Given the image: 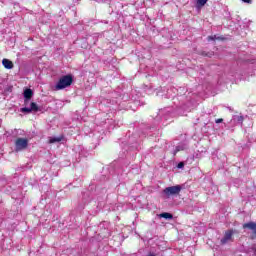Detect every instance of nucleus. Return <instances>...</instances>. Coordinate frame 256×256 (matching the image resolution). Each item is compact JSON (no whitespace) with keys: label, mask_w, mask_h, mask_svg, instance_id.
<instances>
[{"label":"nucleus","mask_w":256,"mask_h":256,"mask_svg":"<svg viewBox=\"0 0 256 256\" xmlns=\"http://www.w3.org/2000/svg\"><path fill=\"white\" fill-rule=\"evenodd\" d=\"M231 123L233 125H242L243 124V117L241 115H234Z\"/></svg>","instance_id":"nucleus-7"},{"label":"nucleus","mask_w":256,"mask_h":256,"mask_svg":"<svg viewBox=\"0 0 256 256\" xmlns=\"http://www.w3.org/2000/svg\"><path fill=\"white\" fill-rule=\"evenodd\" d=\"M215 123H218V124H219V123H223V118L216 119V120H215Z\"/></svg>","instance_id":"nucleus-17"},{"label":"nucleus","mask_w":256,"mask_h":256,"mask_svg":"<svg viewBox=\"0 0 256 256\" xmlns=\"http://www.w3.org/2000/svg\"><path fill=\"white\" fill-rule=\"evenodd\" d=\"M73 83V76L71 75H65L61 77L56 84V90L61 91V89H66V87H71V84Z\"/></svg>","instance_id":"nucleus-1"},{"label":"nucleus","mask_w":256,"mask_h":256,"mask_svg":"<svg viewBox=\"0 0 256 256\" xmlns=\"http://www.w3.org/2000/svg\"><path fill=\"white\" fill-rule=\"evenodd\" d=\"M28 145L29 140H27V138H18L15 141L16 151H23L24 149H27Z\"/></svg>","instance_id":"nucleus-3"},{"label":"nucleus","mask_w":256,"mask_h":256,"mask_svg":"<svg viewBox=\"0 0 256 256\" xmlns=\"http://www.w3.org/2000/svg\"><path fill=\"white\" fill-rule=\"evenodd\" d=\"M31 97H33V90H31V89H26V90L24 91V98H25L24 104H25V105H28V104H29V100L31 99Z\"/></svg>","instance_id":"nucleus-6"},{"label":"nucleus","mask_w":256,"mask_h":256,"mask_svg":"<svg viewBox=\"0 0 256 256\" xmlns=\"http://www.w3.org/2000/svg\"><path fill=\"white\" fill-rule=\"evenodd\" d=\"M62 138L61 137H53L50 138L49 143H59L61 142Z\"/></svg>","instance_id":"nucleus-13"},{"label":"nucleus","mask_w":256,"mask_h":256,"mask_svg":"<svg viewBox=\"0 0 256 256\" xmlns=\"http://www.w3.org/2000/svg\"><path fill=\"white\" fill-rule=\"evenodd\" d=\"M181 189H183L181 185L171 186L165 188L163 193H165L167 197H171V195H179V193H181Z\"/></svg>","instance_id":"nucleus-2"},{"label":"nucleus","mask_w":256,"mask_h":256,"mask_svg":"<svg viewBox=\"0 0 256 256\" xmlns=\"http://www.w3.org/2000/svg\"><path fill=\"white\" fill-rule=\"evenodd\" d=\"M160 217L162 219H173V214L168 213V212H164V213L160 214Z\"/></svg>","instance_id":"nucleus-11"},{"label":"nucleus","mask_w":256,"mask_h":256,"mask_svg":"<svg viewBox=\"0 0 256 256\" xmlns=\"http://www.w3.org/2000/svg\"><path fill=\"white\" fill-rule=\"evenodd\" d=\"M184 149H185V145L176 146V148L174 150V155H177V153H179V151H183Z\"/></svg>","instance_id":"nucleus-12"},{"label":"nucleus","mask_w":256,"mask_h":256,"mask_svg":"<svg viewBox=\"0 0 256 256\" xmlns=\"http://www.w3.org/2000/svg\"><path fill=\"white\" fill-rule=\"evenodd\" d=\"M21 113H32V111H39V106H37V103L32 102L30 104V107H24L20 109Z\"/></svg>","instance_id":"nucleus-5"},{"label":"nucleus","mask_w":256,"mask_h":256,"mask_svg":"<svg viewBox=\"0 0 256 256\" xmlns=\"http://www.w3.org/2000/svg\"><path fill=\"white\" fill-rule=\"evenodd\" d=\"M185 167V164L183 162H179L177 165L178 169H183Z\"/></svg>","instance_id":"nucleus-15"},{"label":"nucleus","mask_w":256,"mask_h":256,"mask_svg":"<svg viewBox=\"0 0 256 256\" xmlns=\"http://www.w3.org/2000/svg\"><path fill=\"white\" fill-rule=\"evenodd\" d=\"M233 230H227L224 233V237L220 240L221 245H227L229 241H233Z\"/></svg>","instance_id":"nucleus-4"},{"label":"nucleus","mask_w":256,"mask_h":256,"mask_svg":"<svg viewBox=\"0 0 256 256\" xmlns=\"http://www.w3.org/2000/svg\"><path fill=\"white\" fill-rule=\"evenodd\" d=\"M215 39H221V38L217 37L216 35L208 37V41H215Z\"/></svg>","instance_id":"nucleus-14"},{"label":"nucleus","mask_w":256,"mask_h":256,"mask_svg":"<svg viewBox=\"0 0 256 256\" xmlns=\"http://www.w3.org/2000/svg\"><path fill=\"white\" fill-rule=\"evenodd\" d=\"M207 1L209 0H196V9H202V7H205V5H207Z\"/></svg>","instance_id":"nucleus-10"},{"label":"nucleus","mask_w":256,"mask_h":256,"mask_svg":"<svg viewBox=\"0 0 256 256\" xmlns=\"http://www.w3.org/2000/svg\"><path fill=\"white\" fill-rule=\"evenodd\" d=\"M242 3H247L248 5H251L253 3V0H241Z\"/></svg>","instance_id":"nucleus-16"},{"label":"nucleus","mask_w":256,"mask_h":256,"mask_svg":"<svg viewBox=\"0 0 256 256\" xmlns=\"http://www.w3.org/2000/svg\"><path fill=\"white\" fill-rule=\"evenodd\" d=\"M2 65L5 67V69H13V62L7 58H4L2 60Z\"/></svg>","instance_id":"nucleus-9"},{"label":"nucleus","mask_w":256,"mask_h":256,"mask_svg":"<svg viewBox=\"0 0 256 256\" xmlns=\"http://www.w3.org/2000/svg\"><path fill=\"white\" fill-rule=\"evenodd\" d=\"M244 229H250L256 235V223L255 222H248L243 225Z\"/></svg>","instance_id":"nucleus-8"}]
</instances>
